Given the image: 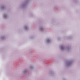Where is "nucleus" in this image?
I'll return each instance as SVG.
<instances>
[{"label": "nucleus", "instance_id": "1", "mask_svg": "<svg viewBox=\"0 0 80 80\" xmlns=\"http://www.w3.org/2000/svg\"><path fill=\"white\" fill-rule=\"evenodd\" d=\"M47 42H49L50 41V40L49 39H48L47 40Z\"/></svg>", "mask_w": 80, "mask_h": 80}]
</instances>
